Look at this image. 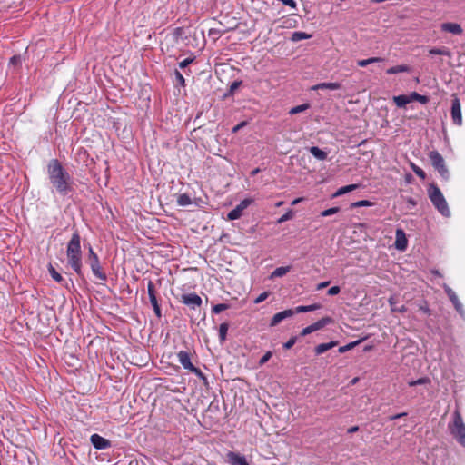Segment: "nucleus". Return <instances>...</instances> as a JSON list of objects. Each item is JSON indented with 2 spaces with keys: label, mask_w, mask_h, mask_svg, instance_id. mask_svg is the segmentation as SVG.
Instances as JSON below:
<instances>
[{
  "label": "nucleus",
  "mask_w": 465,
  "mask_h": 465,
  "mask_svg": "<svg viewBox=\"0 0 465 465\" xmlns=\"http://www.w3.org/2000/svg\"><path fill=\"white\" fill-rule=\"evenodd\" d=\"M429 53L433 55H444V56H451V53L449 48L443 46L440 48H431L429 50Z\"/></svg>",
  "instance_id": "25"
},
{
  "label": "nucleus",
  "mask_w": 465,
  "mask_h": 465,
  "mask_svg": "<svg viewBox=\"0 0 465 465\" xmlns=\"http://www.w3.org/2000/svg\"><path fill=\"white\" fill-rule=\"evenodd\" d=\"M309 107H310L309 104H300V105H297V106H294V107L291 108L290 111H289V114H299V113H302L305 110H307Z\"/></svg>",
  "instance_id": "31"
},
{
  "label": "nucleus",
  "mask_w": 465,
  "mask_h": 465,
  "mask_svg": "<svg viewBox=\"0 0 465 465\" xmlns=\"http://www.w3.org/2000/svg\"><path fill=\"white\" fill-rule=\"evenodd\" d=\"M393 101L398 107L402 108V107H405L408 104L415 102V101H417L422 104H425L428 103L429 99L425 95H420L416 92H412L409 94H401V95L393 96Z\"/></svg>",
  "instance_id": "5"
},
{
  "label": "nucleus",
  "mask_w": 465,
  "mask_h": 465,
  "mask_svg": "<svg viewBox=\"0 0 465 465\" xmlns=\"http://www.w3.org/2000/svg\"><path fill=\"white\" fill-rule=\"evenodd\" d=\"M340 292H341V289L339 286H332L328 290L327 293H328V295L334 296V295H337L338 293H340Z\"/></svg>",
  "instance_id": "40"
},
{
  "label": "nucleus",
  "mask_w": 465,
  "mask_h": 465,
  "mask_svg": "<svg viewBox=\"0 0 465 465\" xmlns=\"http://www.w3.org/2000/svg\"><path fill=\"white\" fill-rule=\"evenodd\" d=\"M430 382V380L428 378H420L416 381H411L408 382L409 386L413 387L416 385H422Z\"/></svg>",
  "instance_id": "37"
},
{
  "label": "nucleus",
  "mask_w": 465,
  "mask_h": 465,
  "mask_svg": "<svg viewBox=\"0 0 465 465\" xmlns=\"http://www.w3.org/2000/svg\"><path fill=\"white\" fill-rule=\"evenodd\" d=\"M403 72H407V73L411 72V67L409 65H406V64H399L396 66H392L386 71V73L388 74H394L403 73Z\"/></svg>",
  "instance_id": "20"
},
{
  "label": "nucleus",
  "mask_w": 465,
  "mask_h": 465,
  "mask_svg": "<svg viewBox=\"0 0 465 465\" xmlns=\"http://www.w3.org/2000/svg\"><path fill=\"white\" fill-rule=\"evenodd\" d=\"M227 462L230 465H249L244 456L233 451L227 454Z\"/></svg>",
  "instance_id": "16"
},
{
  "label": "nucleus",
  "mask_w": 465,
  "mask_h": 465,
  "mask_svg": "<svg viewBox=\"0 0 465 465\" xmlns=\"http://www.w3.org/2000/svg\"><path fill=\"white\" fill-rule=\"evenodd\" d=\"M81 237L78 232H75L69 241L66 248V257L68 265L78 274L82 275V250Z\"/></svg>",
  "instance_id": "2"
},
{
  "label": "nucleus",
  "mask_w": 465,
  "mask_h": 465,
  "mask_svg": "<svg viewBox=\"0 0 465 465\" xmlns=\"http://www.w3.org/2000/svg\"><path fill=\"white\" fill-rule=\"evenodd\" d=\"M419 308H420V310L422 312H424V313H426V314H428V315H430V310L429 309V307L427 306V304L420 305V307H419Z\"/></svg>",
  "instance_id": "50"
},
{
  "label": "nucleus",
  "mask_w": 465,
  "mask_h": 465,
  "mask_svg": "<svg viewBox=\"0 0 465 465\" xmlns=\"http://www.w3.org/2000/svg\"><path fill=\"white\" fill-rule=\"evenodd\" d=\"M357 381H358V378H354V379L351 381V383H352V384H355Z\"/></svg>",
  "instance_id": "63"
},
{
  "label": "nucleus",
  "mask_w": 465,
  "mask_h": 465,
  "mask_svg": "<svg viewBox=\"0 0 465 465\" xmlns=\"http://www.w3.org/2000/svg\"><path fill=\"white\" fill-rule=\"evenodd\" d=\"M229 308H230V305L228 303H218L213 307L212 311L213 313L218 314V313L222 312L223 311L227 310Z\"/></svg>",
  "instance_id": "34"
},
{
  "label": "nucleus",
  "mask_w": 465,
  "mask_h": 465,
  "mask_svg": "<svg viewBox=\"0 0 465 465\" xmlns=\"http://www.w3.org/2000/svg\"><path fill=\"white\" fill-rule=\"evenodd\" d=\"M294 314H295V312L292 309H288V310H284L280 312H277L272 318L270 325L276 326L284 319L290 318V317L293 316Z\"/></svg>",
  "instance_id": "15"
},
{
  "label": "nucleus",
  "mask_w": 465,
  "mask_h": 465,
  "mask_svg": "<svg viewBox=\"0 0 465 465\" xmlns=\"http://www.w3.org/2000/svg\"><path fill=\"white\" fill-rule=\"evenodd\" d=\"M259 172H260V169H259V168H256V169H254V170L252 172V175H255V174H257Z\"/></svg>",
  "instance_id": "61"
},
{
  "label": "nucleus",
  "mask_w": 465,
  "mask_h": 465,
  "mask_svg": "<svg viewBox=\"0 0 465 465\" xmlns=\"http://www.w3.org/2000/svg\"><path fill=\"white\" fill-rule=\"evenodd\" d=\"M251 199L242 200L234 209L230 211L227 214L228 220H236L242 215V212L251 204Z\"/></svg>",
  "instance_id": "10"
},
{
  "label": "nucleus",
  "mask_w": 465,
  "mask_h": 465,
  "mask_svg": "<svg viewBox=\"0 0 465 465\" xmlns=\"http://www.w3.org/2000/svg\"><path fill=\"white\" fill-rule=\"evenodd\" d=\"M450 114L453 124L460 126L462 124L461 106L460 99L456 94L452 95Z\"/></svg>",
  "instance_id": "8"
},
{
  "label": "nucleus",
  "mask_w": 465,
  "mask_h": 465,
  "mask_svg": "<svg viewBox=\"0 0 465 465\" xmlns=\"http://www.w3.org/2000/svg\"><path fill=\"white\" fill-rule=\"evenodd\" d=\"M408 203H411V204H412V205H415V204H416V202H415L413 199H411V198H410V199L408 200Z\"/></svg>",
  "instance_id": "62"
},
{
  "label": "nucleus",
  "mask_w": 465,
  "mask_h": 465,
  "mask_svg": "<svg viewBox=\"0 0 465 465\" xmlns=\"http://www.w3.org/2000/svg\"><path fill=\"white\" fill-rule=\"evenodd\" d=\"M229 329V325L227 322L221 323L219 326V338L221 342H223L226 340L227 331Z\"/></svg>",
  "instance_id": "29"
},
{
  "label": "nucleus",
  "mask_w": 465,
  "mask_h": 465,
  "mask_svg": "<svg viewBox=\"0 0 465 465\" xmlns=\"http://www.w3.org/2000/svg\"><path fill=\"white\" fill-rule=\"evenodd\" d=\"M177 203L180 206H188L192 203V199L187 193H182L177 197Z\"/></svg>",
  "instance_id": "28"
},
{
  "label": "nucleus",
  "mask_w": 465,
  "mask_h": 465,
  "mask_svg": "<svg viewBox=\"0 0 465 465\" xmlns=\"http://www.w3.org/2000/svg\"><path fill=\"white\" fill-rule=\"evenodd\" d=\"M338 344L337 341H330L327 343H321L315 347V353L317 355L322 354L328 350L334 348Z\"/></svg>",
  "instance_id": "19"
},
{
  "label": "nucleus",
  "mask_w": 465,
  "mask_h": 465,
  "mask_svg": "<svg viewBox=\"0 0 465 465\" xmlns=\"http://www.w3.org/2000/svg\"><path fill=\"white\" fill-rule=\"evenodd\" d=\"M175 76L177 78V80L181 83V84L184 85L185 83H184V78L183 77L182 74L179 73L178 71L175 72Z\"/></svg>",
  "instance_id": "52"
},
{
  "label": "nucleus",
  "mask_w": 465,
  "mask_h": 465,
  "mask_svg": "<svg viewBox=\"0 0 465 465\" xmlns=\"http://www.w3.org/2000/svg\"><path fill=\"white\" fill-rule=\"evenodd\" d=\"M282 204V202H279L276 203V206H281Z\"/></svg>",
  "instance_id": "64"
},
{
  "label": "nucleus",
  "mask_w": 465,
  "mask_h": 465,
  "mask_svg": "<svg viewBox=\"0 0 465 465\" xmlns=\"http://www.w3.org/2000/svg\"><path fill=\"white\" fill-rule=\"evenodd\" d=\"M90 441L96 450H105L111 446L110 440L98 434H93Z\"/></svg>",
  "instance_id": "14"
},
{
  "label": "nucleus",
  "mask_w": 465,
  "mask_h": 465,
  "mask_svg": "<svg viewBox=\"0 0 465 465\" xmlns=\"http://www.w3.org/2000/svg\"><path fill=\"white\" fill-rule=\"evenodd\" d=\"M411 170L414 172V173L419 176L420 179L424 180L426 178V173L425 172L420 168L419 166H417L416 164L414 163H411Z\"/></svg>",
  "instance_id": "33"
},
{
  "label": "nucleus",
  "mask_w": 465,
  "mask_h": 465,
  "mask_svg": "<svg viewBox=\"0 0 465 465\" xmlns=\"http://www.w3.org/2000/svg\"><path fill=\"white\" fill-rule=\"evenodd\" d=\"M293 22H294V24H296L295 20H293ZM282 27H292V26H295V25H292V19L288 18V19H286V20H284L282 22Z\"/></svg>",
  "instance_id": "48"
},
{
  "label": "nucleus",
  "mask_w": 465,
  "mask_h": 465,
  "mask_svg": "<svg viewBox=\"0 0 465 465\" xmlns=\"http://www.w3.org/2000/svg\"><path fill=\"white\" fill-rule=\"evenodd\" d=\"M331 322V319L330 317H324L317 321L316 322L305 327L302 331L301 335L306 336L312 332H314L316 331H319L322 329L324 326H326L328 323Z\"/></svg>",
  "instance_id": "9"
},
{
  "label": "nucleus",
  "mask_w": 465,
  "mask_h": 465,
  "mask_svg": "<svg viewBox=\"0 0 465 465\" xmlns=\"http://www.w3.org/2000/svg\"><path fill=\"white\" fill-rule=\"evenodd\" d=\"M455 309L456 311L461 315V316H464L465 314V310L463 308V305L461 302H459L458 304H456L455 306Z\"/></svg>",
  "instance_id": "47"
},
{
  "label": "nucleus",
  "mask_w": 465,
  "mask_h": 465,
  "mask_svg": "<svg viewBox=\"0 0 465 465\" xmlns=\"http://www.w3.org/2000/svg\"><path fill=\"white\" fill-rule=\"evenodd\" d=\"M94 257H98L97 254L94 252L93 248H89V260H94Z\"/></svg>",
  "instance_id": "54"
},
{
  "label": "nucleus",
  "mask_w": 465,
  "mask_h": 465,
  "mask_svg": "<svg viewBox=\"0 0 465 465\" xmlns=\"http://www.w3.org/2000/svg\"><path fill=\"white\" fill-rule=\"evenodd\" d=\"M448 428L457 441L465 448V424L459 410L453 412V420Z\"/></svg>",
  "instance_id": "3"
},
{
  "label": "nucleus",
  "mask_w": 465,
  "mask_h": 465,
  "mask_svg": "<svg viewBox=\"0 0 465 465\" xmlns=\"http://www.w3.org/2000/svg\"><path fill=\"white\" fill-rule=\"evenodd\" d=\"M443 289H444L446 294L448 295L449 299L451 301L453 306H455L456 304L460 302V301L459 300L455 292L450 286H448L446 283L443 284Z\"/></svg>",
  "instance_id": "21"
},
{
  "label": "nucleus",
  "mask_w": 465,
  "mask_h": 465,
  "mask_svg": "<svg viewBox=\"0 0 465 465\" xmlns=\"http://www.w3.org/2000/svg\"><path fill=\"white\" fill-rule=\"evenodd\" d=\"M233 90H234L233 88H231V89H230V91H229V93H228V94H225L223 95V97L225 98V97H227V96H229V95H232V94H233Z\"/></svg>",
  "instance_id": "60"
},
{
  "label": "nucleus",
  "mask_w": 465,
  "mask_h": 465,
  "mask_svg": "<svg viewBox=\"0 0 465 465\" xmlns=\"http://www.w3.org/2000/svg\"><path fill=\"white\" fill-rule=\"evenodd\" d=\"M407 239L405 232L402 229L396 230V240H395V247L399 251H404L407 248Z\"/></svg>",
  "instance_id": "17"
},
{
  "label": "nucleus",
  "mask_w": 465,
  "mask_h": 465,
  "mask_svg": "<svg viewBox=\"0 0 465 465\" xmlns=\"http://www.w3.org/2000/svg\"><path fill=\"white\" fill-rule=\"evenodd\" d=\"M382 61H383V59L381 57H371V58H368V59H363V60H358L357 65L360 67H366L369 64H371L374 63H381Z\"/></svg>",
  "instance_id": "26"
},
{
  "label": "nucleus",
  "mask_w": 465,
  "mask_h": 465,
  "mask_svg": "<svg viewBox=\"0 0 465 465\" xmlns=\"http://www.w3.org/2000/svg\"><path fill=\"white\" fill-rule=\"evenodd\" d=\"M296 342V338L292 337L283 344V348L286 350L291 349Z\"/></svg>",
  "instance_id": "42"
},
{
  "label": "nucleus",
  "mask_w": 465,
  "mask_h": 465,
  "mask_svg": "<svg viewBox=\"0 0 465 465\" xmlns=\"http://www.w3.org/2000/svg\"><path fill=\"white\" fill-rule=\"evenodd\" d=\"M291 271V266H282L276 268L271 274L270 278L282 277Z\"/></svg>",
  "instance_id": "24"
},
{
  "label": "nucleus",
  "mask_w": 465,
  "mask_h": 465,
  "mask_svg": "<svg viewBox=\"0 0 465 465\" xmlns=\"http://www.w3.org/2000/svg\"><path fill=\"white\" fill-rule=\"evenodd\" d=\"M359 430V427L358 426H353V427H351L350 429H348V433H354L356 431Z\"/></svg>",
  "instance_id": "56"
},
{
  "label": "nucleus",
  "mask_w": 465,
  "mask_h": 465,
  "mask_svg": "<svg viewBox=\"0 0 465 465\" xmlns=\"http://www.w3.org/2000/svg\"><path fill=\"white\" fill-rule=\"evenodd\" d=\"M181 302L189 306L191 309H196L197 307H200L202 304L201 297L194 292L183 294L181 297Z\"/></svg>",
  "instance_id": "11"
},
{
  "label": "nucleus",
  "mask_w": 465,
  "mask_h": 465,
  "mask_svg": "<svg viewBox=\"0 0 465 465\" xmlns=\"http://www.w3.org/2000/svg\"><path fill=\"white\" fill-rule=\"evenodd\" d=\"M303 199L302 198H297V199H294L292 203V205H296L298 204L299 203H301Z\"/></svg>",
  "instance_id": "59"
},
{
  "label": "nucleus",
  "mask_w": 465,
  "mask_h": 465,
  "mask_svg": "<svg viewBox=\"0 0 465 465\" xmlns=\"http://www.w3.org/2000/svg\"><path fill=\"white\" fill-rule=\"evenodd\" d=\"M358 343H360V341H353V342H350L348 343L347 345H344V346H341L339 348V352L340 353H343L349 350H351L352 348H354Z\"/></svg>",
  "instance_id": "36"
},
{
  "label": "nucleus",
  "mask_w": 465,
  "mask_h": 465,
  "mask_svg": "<svg viewBox=\"0 0 465 465\" xmlns=\"http://www.w3.org/2000/svg\"><path fill=\"white\" fill-rule=\"evenodd\" d=\"M268 297V292H264L261 293L254 301L255 303L262 302Z\"/></svg>",
  "instance_id": "44"
},
{
  "label": "nucleus",
  "mask_w": 465,
  "mask_h": 465,
  "mask_svg": "<svg viewBox=\"0 0 465 465\" xmlns=\"http://www.w3.org/2000/svg\"><path fill=\"white\" fill-rule=\"evenodd\" d=\"M309 151L318 160L323 161L327 158V153L317 146H312Z\"/></svg>",
  "instance_id": "22"
},
{
  "label": "nucleus",
  "mask_w": 465,
  "mask_h": 465,
  "mask_svg": "<svg viewBox=\"0 0 465 465\" xmlns=\"http://www.w3.org/2000/svg\"><path fill=\"white\" fill-rule=\"evenodd\" d=\"M321 307H322L321 304L314 303V304L307 305V306H305V305L298 306L293 311L295 312V313L307 312H312L315 310H319Z\"/></svg>",
  "instance_id": "23"
},
{
  "label": "nucleus",
  "mask_w": 465,
  "mask_h": 465,
  "mask_svg": "<svg viewBox=\"0 0 465 465\" xmlns=\"http://www.w3.org/2000/svg\"><path fill=\"white\" fill-rule=\"evenodd\" d=\"M359 187L358 184H350L343 187H341L335 193V196L342 195L349 192H351Z\"/></svg>",
  "instance_id": "30"
},
{
  "label": "nucleus",
  "mask_w": 465,
  "mask_h": 465,
  "mask_svg": "<svg viewBox=\"0 0 465 465\" xmlns=\"http://www.w3.org/2000/svg\"><path fill=\"white\" fill-rule=\"evenodd\" d=\"M292 217H293V212L292 210H289L288 212H286L283 215H282L278 219L277 223H284L286 221L291 220Z\"/></svg>",
  "instance_id": "35"
},
{
  "label": "nucleus",
  "mask_w": 465,
  "mask_h": 465,
  "mask_svg": "<svg viewBox=\"0 0 465 465\" xmlns=\"http://www.w3.org/2000/svg\"><path fill=\"white\" fill-rule=\"evenodd\" d=\"M147 289H148L149 300L153 308V311L158 317H161V309H160V306L157 302L154 284L152 281H149Z\"/></svg>",
  "instance_id": "12"
},
{
  "label": "nucleus",
  "mask_w": 465,
  "mask_h": 465,
  "mask_svg": "<svg viewBox=\"0 0 465 465\" xmlns=\"http://www.w3.org/2000/svg\"><path fill=\"white\" fill-rule=\"evenodd\" d=\"M389 303L390 305L392 307H395V304H396V298L394 296H391L389 298Z\"/></svg>",
  "instance_id": "55"
},
{
  "label": "nucleus",
  "mask_w": 465,
  "mask_h": 465,
  "mask_svg": "<svg viewBox=\"0 0 465 465\" xmlns=\"http://www.w3.org/2000/svg\"><path fill=\"white\" fill-rule=\"evenodd\" d=\"M246 125H247V122L246 121H242V122L239 123L237 125H235L232 128V133H237L239 130H241L242 128H243Z\"/></svg>",
  "instance_id": "45"
},
{
  "label": "nucleus",
  "mask_w": 465,
  "mask_h": 465,
  "mask_svg": "<svg viewBox=\"0 0 465 465\" xmlns=\"http://www.w3.org/2000/svg\"><path fill=\"white\" fill-rule=\"evenodd\" d=\"M272 353L271 351H267L259 361V365L265 364L272 357Z\"/></svg>",
  "instance_id": "39"
},
{
  "label": "nucleus",
  "mask_w": 465,
  "mask_h": 465,
  "mask_svg": "<svg viewBox=\"0 0 465 465\" xmlns=\"http://www.w3.org/2000/svg\"><path fill=\"white\" fill-rule=\"evenodd\" d=\"M405 415H406V413H405V412H403V413H400V414H397V415L392 416V417L391 418V420H396V419H399V418L403 417V416H405Z\"/></svg>",
  "instance_id": "58"
},
{
  "label": "nucleus",
  "mask_w": 465,
  "mask_h": 465,
  "mask_svg": "<svg viewBox=\"0 0 465 465\" xmlns=\"http://www.w3.org/2000/svg\"><path fill=\"white\" fill-rule=\"evenodd\" d=\"M312 35L307 34L305 32H293L291 35V40L292 42H299L301 40L310 39Z\"/></svg>",
  "instance_id": "27"
},
{
  "label": "nucleus",
  "mask_w": 465,
  "mask_h": 465,
  "mask_svg": "<svg viewBox=\"0 0 465 465\" xmlns=\"http://www.w3.org/2000/svg\"><path fill=\"white\" fill-rule=\"evenodd\" d=\"M429 158L434 169L437 170L440 175L447 181L450 177V173L441 154L438 151H431L429 153Z\"/></svg>",
  "instance_id": "6"
},
{
  "label": "nucleus",
  "mask_w": 465,
  "mask_h": 465,
  "mask_svg": "<svg viewBox=\"0 0 465 465\" xmlns=\"http://www.w3.org/2000/svg\"><path fill=\"white\" fill-rule=\"evenodd\" d=\"M441 30L456 35H460L463 32L461 25L457 23H443L441 25Z\"/></svg>",
  "instance_id": "18"
},
{
  "label": "nucleus",
  "mask_w": 465,
  "mask_h": 465,
  "mask_svg": "<svg viewBox=\"0 0 465 465\" xmlns=\"http://www.w3.org/2000/svg\"><path fill=\"white\" fill-rule=\"evenodd\" d=\"M312 87H339L337 84L334 83H321L318 84L313 85Z\"/></svg>",
  "instance_id": "41"
},
{
  "label": "nucleus",
  "mask_w": 465,
  "mask_h": 465,
  "mask_svg": "<svg viewBox=\"0 0 465 465\" xmlns=\"http://www.w3.org/2000/svg\"><path fill=\"white\" fill-rule=\"evenodd\" d=\"M47 175L53 188L61 196H66L73 191V179L57 159L49 161Z\"/></svg>",
  "instance_id": "1"
},
{
  "label": "nucleus",
  "mask_w": 465,
  "mask_h": 465,
  "mask_svg": "<svg viewBox=\"0 0 465 465\" xmlns=\"http://www.w3.org/2000/svg\"><path fill=\"white\" fill-rule=\"evenodd\" d=\"M329 284H330V282H320V283L317 285L316 289H317L318 291H320V290H322V289H323V288L327 287Z\"/></svg>",
  "instance_id": "53"
},
{
  "label": "nucleus",
  "mask_w": 465,
  "mask_h": 465,
  "mask_svg": "<svg viewBox=\"0 0 465 465\" xmlns=\"http://www.w3.org/2000/svg\"><path fill=\"white\" fill-rule=\"evenodd\" d=\"M338 212H339V208L338 207L329 208V209H326V210L322 211L321 213V216H322V217L331 216V215H333V214L337 213Z\"/></svg>",
  "instance_id": "38"
},
{
  "label": "nucleus",
  "mask_w": 465,
  "mask_h": 465,
  "mask_svg": "<svg viewBox=\"0 0 465 465\" xmlns=\"http://www.w3.org/2000/svg\"><path fill=\"white\" fill-rule=\"evenodd\" d=\"M191 357L192 354L187 351H180L177 353L178 361L185 370H188L189 371L194 373L198 378L205 381V375L200 369L193 366V364L191 361Z\"/></svg>",
  "instance_id": "7"
},
{
  "label": "nucleus",
  "mask_w": 465,
  "mask_h": 465,
  "mask_svg": "<svg viewBox=\"0 0 465 465\" xmlns=\"http://www.w3.org/2000/svg\"><path fill=\"white\" fill-rule=\"evenodd\" d=\"M21 63V57L20 56H13L10 59V64H18Z\"/></svg>",
  "instance_id": "51"
},
{
  "label": "nucleus",
  "mask_w": 465,
  "mask_h": 465,
  "mask_svg": "<svg viewBox=\"0 0 465 465\" xmlns=\"http://www.w3.org/2000/svg\"><path fill=\"white\" fill-rule=\"evenodd\" d=\"M407 311V308L402 305L401 307H392L391 308V312H405Z\"/></svg>",
  "instance_id": "49"
},
{
  "label": "nucleus",
  "mask_w": 465,
  "mask_h": 465,
  "mask_svg": "<svg viewBox=\"0 0 465 465\" xmlns=\"http://www.w3.org/2000/svg\"><path fill=\"white\" fill-rule=\"evenodd\" d=\"M429 197L435 208L443 216L449 217L450 215L448 203L439 187L436 185H430L429 188Z\"/></svg>",
  "instance_id": "4"
},
{
  "label": "nucleus",
  "mask_w": 465,
  "mask_h": 465,
  "mask_svg": "<svg viewBox=\"0 0 465 465\" xmlns=\"http://www.w3.org/2000/svg\"><path fill=\"white\" fill-rule=\"evenodd\" d=\"M193 61V59L192 58H186L184 60H183L182 62L179 63V66L181 68H185L188 64H190Z\"/></svg>",
  "instance_id": "46"
},
{
  "label": "nucleus",
  "mask_w": 465,
  "mask_h": 465,
  "mask_svg": "<svg viewBox=\"0 0 465 465\" xmlns=\"http://www.w3.org/2000/svg\"><path fill=\"white\" fill-rule=\"evenodd\" d=\"M48 271L51 275V277L57 282H62L64 281V278L62 275L56 272V270L50 264L48 266Z\"/></svg>",
  "instance_id": "32"
},
{
  "label": "nucleus",
  "mask_w": 465,
  "mask_h": 465,
  "mask_svg": "<svg viewBox=\"0 0 465 465\" xmlns=\"http://www.w3.org/2000/svg\"><path fill=\"white\" fill-rule=\"evenodd\" d=\"M239 84H240V83L238 81H233L232 83L230 84L229 87H232V88L239 87Z\"/></svg>",
  "instance_id": "57"
},
{
  "label": "nucleus",
  "mask_w": 465,
  "mask_h": 465,
  "mask_svg": "<svg viewBox=\"0 0 465 465\" xmlns=\"http://www.w3.org/2000/svg\"><path fill=\"white\" fill-rule=\"evenodd\" d=\"M370 205H371V203L367 200H361V201H359V202H356L353 203V206H355V207L370 206Z\"/></svg>",
  "instance_id": "43"
},
{
  "label": "nucleus",
  "mask_w": 465,
  "mask_h": 465,
  "mask_svg": "<svg viewBox=\"0 0 465 465\" xmlns=\"http://www.w3.org/2000/svg\"><path fill=\"white\" fill-rule=\"evenodd\" d=\"M90 267L92 272L95 277H97L101 281H106V274L103 272L100 261L98 257H94V260H90Z\"/></svg>",
  "instance_id": "13"
}]
</instances>
